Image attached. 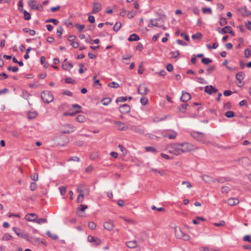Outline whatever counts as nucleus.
<instances>
[{
	"instance_id": "nucleus-11",
	"label": "nucleus",
	"mask_w": 251,
	"mask_h": 251,
	"mask_svg": "<svg viewBox=\"0 0 251 251\" xmlns=\"http://www.w3.org/2000/svg\"><path fill=\"white\" fill-rule=\"evenodd\" d=\"M63 127L64 129L62 130V132L64 133H70L75 130V126L71 124L64 125Z\"/></svg>"
},
{
	"instance_id": "nucleus-19",
	"label": "nucleus",
	"mask_w": 251,
	"mask_h": 251,
	"mask_svg": "<svg viewBox=\"0 0 251 251\" xmlns=\"http://www.w3.org/2000/svg\"><path fill=\"white\" fill-rule=\"evenodd\" d=\"M218 91V89L213 87L212 85H207L204 88V92L208 94H212Z\"/></svg>"
},
{
	"instance_id": "nucleus-16",
	"label": "nucleus",
	"mask_w": 251,
	"mask_h": 251,
	"mask_svg": "<svg viewBox=\"0 0 251 251\" xmlns=\"http://www.w3.org/2000/svg\"><path fill=\"white\" fill-rule=\"evenodd\" d=\"M129 129L140 134H142L144 133V128L140 126H132L130 127Z\"/></svg>"
},
{
	"instance_id": "nucleus-24",
	"label": "nucleus",
	"mask_w": 251,
	"mask_h": 251,
	"mask_svg": "<svg viewBox=\"0 0 251 251\" xmlns=\"http://www.w3.org/2000/svg\"><path fill=\"white\" fill-rule=\"evenodd\" d=\"M239 201L235 198H231L227 200V203L230 206L237 205L239 203Z\"/></svg>"
},
{
	"instance_id": "nucleus-26",
	"label": "nucleus",
	"mask_w": 251,
	"mask_h": 251,
	"mask_svg": "<svg viewBox=\"0 0 251 251\" xmlns=\"http://www.w3.org/2000/svg\"><path fill=\"white\" fill-rule=\"evenodd\" d=\"M126 246L130 249H134L137 246V242L136 240L130 241L126 242Z\"/></svg>"
},
{
	"instance_id": "nucleus-10",
	"label": "nucleus",
	"mask_w": 251,
	"mask_h": 251,
	"mask_svg": "<svg viewBox=\"0 0 251 251\" xmlns=\"http://www.w3.org/2000/svg\"><path fill=\"white\" fill-rule=\"evenodd\" d=\"M87 240L92 243L94 246H98L101 244V240L100 238L91 235L88 236Z\"/></svg>"
},
{
	"instance_id": "nucleus-5",
	"label": "nucleus",
	"mask_w": 251,
	"mask_h": 251,
	"mask_svg": "<svg viewBox=\"0 0 251 251\" xmlns=\"http://www.w3.org/2000/svg\"><path fill=\"white\" fill-rule=\"evenodd\" d=\"M41 98L43 100L47 103L51 102L54 99L51 93L48 91H44L41 93Z\"/></svg>"
},
{
	"instance_id": "nucleus-7",
	"label": "nucleus",
	"mask_w": 251,
	"mask_h": 251,
	"mask_svg": "<svg viewBox=\"0 0 251 251\" xmlns=\"http://www.w3.org/2000/svg\"><path fill=\"white\" fill-rule=\"evenodd\" d=\"M175 235L177 238L181 239L185 241H188L190 238L188 234L183 233L179 229L177 230L176 227L175 228Z\"/></svg>"
},
{
	"instance_id": "nucleus-2",
	"label": "nucleus",
	"mask_w": 251,
	"mask_h": 251,
	"mask_svg": "<svg viewBox=\"0 0 251 251\" xmlns=\"http://www.w3.org/2000/svg\"><path fill=\"white\" fill-rule=\"evenodd\" d=\"M182 153L195 151L198 149V148L188 142L180 143Z\"/></svg>"
},
{
	"instance_id": "nucleus-41",
	"label": "nucleus",
	"mask_w": 251,
	"mask_h": 251,
	"mask_svg": "<svg viewBox=\"0 0 251 251\" xmlns=\"http://www.w3.org/2000/svg\"><path fill=\"white\" fill-rule=\"evenodd\" d=\"M28 4L32 9H34L37 4L35 0H32L28 2Z\"/></svg>"
},
{
	"instance_id": "nucleus-63",
	"label": "nucleus",
	"mask_w": 251,
	"mask_h": 251,
	"mask_svg": "<svg viewBox=\"0 0 251 251\" xmlns=\"http://www.w3.org/2000/svg\"><path fill=\"white\" fill-rule=\"evenodd\" d=\"M226 20L225 18H221L220 20V24L222 26L226 24Z\"/></svg>"
},
{
	"instance_id": "nucleus-38",
	"label": "nucleus",
	"mask_w": 251,
	"mask_h": 251,
	"mask_svg": "<svg viewBox=\"0 0 251 251\" xmlns=\"http://www.w3.org/2000/svg\"><path fill=\"white\" fill-rule=\"evenodd\" d=\"M202 35L200 32H197L196 34L192 35V38L193 39H200L201 38Z\"/></svg>"
},
{
	"instance_id": "nucleus-18",
	"label": "nucleus",
	"mask_w": 251,
	"mask_h": 251,
	"mask_svg": "<svg viewBox=\"0 0 251 251\" xmlns=\"http://www.w3.org/2000/svg\"><path fill=\"white\" fill-rule=\"evenodd\" d=\"M201 179L206 183H214L215 182V179L213 178L212 176L207 175H204L201 176Z\"/></svg>"
},
{
	"instance_id": "nucleus-49",
	"label": "nucleus",
	"mask_w": 251,
	"mask_h": 251,
	"mask_svg": "<svg viewBox=\"0 0 251 251\" xmlns=\"http://www.w3.org/2000/svg\"><path fill=\"white\" fill-rule=\"evenodd\" d=\"M24 19L26 20H29L31 18V16L29 13L27 12L26 11H24Z\"/></svg>"
},
{
	"instance_id": "nucleus-6",
	"label": "nucleus",
	"mask_w": 251,
	"mask_h": 251,
	"mask_svg": "<svg viewBox=\"0 0 251 251\" xmlns=\"http://www.w3.org/2000/svg\"><path fill=\"white\" fill-rule=\"evenodd\" d=\"M162 135L165 138H168L170 139H175L177 136V133L174 130L167 129L162 131Z\"/></svg>"
},
{
	"instance_id": "nucleus-39",
	"label": "nucleus",
	"mask_w": 251,
	"mask_h": 251,
	"mask_svg": "<svg viewBox=\"0 0 251 251\" xmlns=\"http://www.w3.org/2000/svg\"><path fill=\"white\" fill-rule=\"evenodd\" d=\"M171 57L173 58H176L179 55V52L178 50L172 51L170 52Z\"/></svg>"
},
{
	"instance_id": "nucleus-47",
	"label": "nucleus",
	"mask_w": 251,
	"mask_h": 251,
	"mask_svg": "<svg viewBox=\"0 0 251 251\" xmlns=\"http://www.w3.org/2000/svg\"><path fill=\"white\" fill-rule=\"evenodd\" d=\"M35 223L38 224H42L43 223H47V220L45 218H41L39 219H36Z\"/></svg>"
},
{
	"instance_id": "nucleus-40",
	"label": "nucleus",
	"mask_w": 251,
	"mask_h": 251,
	"mask_svg": "<svg viewBox=\"0 0 251 251\" xmlns=\"http://www.w3.org/2000/svg\"><path fill=\"white\" fill-rule=\"evenodd\" d=\"M145 150L147 151H151L154 153L158 152L156 150L152 147H147L145 148Z\"/></svg>"
},
{
	"instance_id": "nucleus-8",
	"label": "nucleus",
	"mask_w": 251,
	"mask_h": 251,
	"mask_svg": "<svg viewBox=\"0 0 251 251\" xmlns=\"http://www.w3.org/2000/svg\"><path fill=\"white\" fill-rule=\"evenodd\" d=\"M162 21L160 19H151L149 24V27H161L162 26Z\"/></svg>"
},
{
	"instance_id": "nucleus-25",
	"label": "nucleus",
	"mask_w": 251,
	"mask_h": 251,
	"mask_svg": "<svg viewBox=\"0 0 251 251\" xmlns=\"http://www.w3.org/2000/svg\"><path fill=\"white\" fill-rule=\"evenodd\" d=\"M191 98V96L188 93L182 92L180 99L182 101L185 102L190 100Z\"/></svg>"
},
{
	"instance_id": "nucleus-33",
	"label": "nucleus",
	"mask_w": 251,
	"mask_h": 251,
	"mask_svg": "<svg viewBox=\"0 0 251 251\" xmlns=\"http://www.w3.org/2000/svg\"><path fill=\"white\" fill-rule=\"evenodd\" d=\"M12 239V236L8 233L4 234L2 237L1 240L8 241Z\"/></svg>"
},
{
	"instance_id": "nucleus-12",
	"label": "nucleus",
	"mask_w": 251,
	"mask_h": 251,
	"mask_svg": "<svg viewBox=\"0 0 251 251\" xmlns=\"http://www.w3.org/2000/svg\"><path fill=\"white\" fill-rule=\"evenodd\" d=\"M138 93L142 95H146L149 93V89L145 84H141L138 88Z\"/></svg>"
},
{
	"instance_id": "nucleus-30",
	"label": "nucleus",
	"mask_w": 251,
	"mask_h": 251,
	"mask_svg": "<svg viewBox=\"0 0 251 251\" xmlns=\"http://www.w3.org/2000/svg\"><path fill=\"white\" fill-rule=\"evenodd\" d=\"M23 30L25 32L28 33L31 36H34L35 34V31L34 30L30 29L28 28H24Z\"/></svg>"
},
{
	"instance_id": "nucleus-51",
	"label": "nucleus",
	"mask_w": 251,
	"mask_h": 251,
	"mask_svg": "<svg viewBox=\"0 0 251 251\" xmlns=\"http://www.w3.org/2000/svg\"><path fill=\"white\" fill-rule=\"evenodd\" d=\"M126 100H127V97H120L116 99V101L117 102H124V101H126Z\"/></svg>"
},
{
	"instance_id": "nucleus-9",
	"label": "nucleus",
	"mask_w": 251,
	"mask_h": 251,
	"mask_svg": "<svg viewBox=\"0 0 251 251\" xmlns=\"http://www.w3.org/2000/svg\"><path fill=\"white\" fill-rule=\"evenodd\" d=\"M114 123L117 125V128L119 130L126 131L128 129L127 125L125 123L119 121H115Z\"/></svg>"
},
{
	"instance_id": "nucleus-17",
	"label": "nucleus",
	"mask_w": 251,
	"mask_h": 251,
	"mask_svg": "<svg viewBox=\"0 0 251 251\" xmlns=\"http://www.w3.org/2000/svg\"><path fill=\"white\" fill-rule=\"evenodd\" d=\"M101 10V4L99 2H94L93 4V10L92 13L95 14L99 12Z\"/></svg>"
},
{
	"instance_id": "nucleus-53",
	"label": "nucleus",
	"mask_w": 251,
	"mask_h": 251,
	"mask_svg": "<svg viewBox=\"0 0 251 251\" xmlns=\"http://www.w3.org/2000/svg\"><path fill=\"white\" fill-rule=\"evenodd\" d=\"M46 23L51 22L55 25H57L59 23V21L55 19H50L46 21Z\"/></svg>"
},
{
	"instance_id": "nucleus-59",
	"label": "nucleus",
	"mask_w": 251,
	"mask_h": 251,
	"mask_svg": "<svg viewBox=\"0 0 251 251\" xmlns=\"http://www.w3.org/2000/svg\"><path fill=\"white\" fill-rule=\"evenodd\" d=\"M30 177L31 179L35 181H37L38 180V176L37 173L32 174Z\"/></svg>"
},
{
	"instance_id": "nucleus-28",
	"label": "nucleus",
	"mask_w": 251,
	"mask_h": 251,
	"mask_svg": "<svg viewBox=\"0 0 251 251\" xmlns=\"http://www.w3.org/2000/svg\"><path fill=\"white\" fill-rule=\"evenodd\" d=\"M37 113L35 111H29L27 114V117L29 119H33L36 117Z\"/></svg>"
},
{
	"instance_id": "nucleus-43",
	"label": "nucleus",
	"mask_w": 251,
	"mask_h": 251,
	"mask_svg": "<svg viewBox=\"0 0 251 251\" xmlns=\"http://www.w3.org/2000/svg\"><path fill=\"white\" fill-rule=\"evenodd\" d=\"M136 11H130L127 13V17L129 19L133 18L136 15Z\"/></svg>"
},
{
	"instance_id": "nucleus-31",
	"label": "nucleus",
	"mask_w": 251,
	"mask_h": 251,
	"mask_svg": "<svg viewBox=\"0 0 251 251\" xmlns=\"http://www.w3.org/2000/svg\"><path fill=\"white\" fill-rule=\"evenodd\" d=\"M111 101V100L109 98H103L101 100V103L104 105H108L110 103Z\"/></svg>"
},
{
	"instance_id": "nucleus-23",
	"label": "nucleus",
	"mask_w": 251,
	"mask_h": 251,
	"mask_svg": "<svg viewBox=\"0 0 251 251\" xmlns=\"http://www.w3.org/2000/svg\"><path fill=\"white\" fill-rule=\"evenodd\" d=\"M245 77V74L243 72H240L238 73L236 75V78L237 80L238 81L237 85L238 86H241V85H239V83L241 84L242 81L244 79Z\"/></svg>"
},
{
	"instance_id": "nucleus-4",
	"label": "nucleus",
	"mask_w": 251,
	"mask_h": 251,
	"mask_svg": "<svg viewBox=\"0 0 251 251\" xmlns=\"http://www.w3.org/2000/svg\"><path fill=\"white\" fill-rule=\"evenodd\" d=\"M13 230L18 236L23 238H25L29 242H33V241L39 240L38 238L34 239L32 237H29L27 234L22 232L20 229L18 228L13 227Z\"/></svg>"
},
{
	"instance_id": "nucleus-61",
	"label": "nucleus",
	"mask_w": 251,
	"mask_h": 251,
	"mask_svg": "<svg viewBox=\"0 0 251 251\" xmlns=\"http://www.w3.org/2000/svg\"><path fill=\"white\" fill-rule=\"evenodd\" d=\"M140 102L143 105H145L147 104L148 100L145 97H143L140 99Z\"/></svg>"
},
{
	"instance_id": "nucleus-57",
	"label": "nucleus",
	"mask_w": 251,
	"mask_h": 251,
	"mask_svg": "<svg viewBox=\"0 0 251 251\" xmlns=\"http://www.w3.org/2000/svg\"><path fill=\"white\" fill-rule=\"evenodd\" d=\"M77 113H79V110H76L75 112H65L64 113V115L72 116L75 115V114H76Z\"/></svg>"
},
{
	"instance_id": "nucleus-58",
	"label": "nucleus",
	"mask_w": 251,
	"mask_h": 251,
	"mask_svg": "<svg viewBox=\"0 0 251 251\" xmlns=\"http://www.w3.org/2000/svg\"><path fill=\"white\" fill-rule=\"evenodd\" d=\"M245 55L247 58H249L250 56H251V50L248 49H247L245 50Z\"/></svg>"
},
{
	"instance_id": "nucleus-13",
	"label": "nucleus",
	"mask_w": 251,
	"mask_h": 251,
	"mask_svg": "<svg viewBox=\"0 0 251 251\" xmlns=\"http://www.w3.org/2000/svg\"><path fill=\"white\" fill-rule=\"evenodd\" d=\"M38 218V216L34 213H28L25 216V219L29 222H36V219Z\"/></svg>"
},
{
	"instance_id": "nucleus-64",
	"label": "nucleus",
	"mask_w": 251,
	"mask_h": 251,
	"mask_svg": "<svg viewBox=\"0 0 251 251\" xmlns=\"http://www.w3.org/2000/svg\"><path fill=\"white\" fill-rule=\"evenodd\" d=\"M243 240L245 241H248V242H249L251 243V237L250 235H245L243 237Z\"/></svg>"
},
{
	"instance_id": "nucleus-45",
	"label": "nucleus",
	"mask_w": 251,
	"mask_h": 251,
	"mask_svg": "<svg viewBox=\"0 0 251 251\" xmlns=\"http://www.w3.org/2000/svg\"><path fill=\"white\" fill-rule=\"evenodd\" d=\"M201 62L204 64L207 65V64H208L211 63L212 62V60L209 58H203L202 59Z\"/></svg>"
},
{
	"instance_id": "nucleus-22",
	"label": "nucleus",
	"mask_w": 251,
	"mask_h": 251,
	"mask_svg": "<svg viewBox=\"0 0 251 251\" xmlns=\"http://www.w3.org/2000/svg\"><path fill=\"white\" fill-rule=\"evenodd\" d=\"M103 226L106 230H112L114 227V225L112 221H109L103 223Z\"/></svg>"
},
{
	"instance_id": "nucleus-32",
	"label": "nucleus",
	"mask_w": 251,
	"mask_h": 251,
	"mask_svg": "<svg viewBox=\"0 0 251 251\" xmlns=\"http://www.w3.org/2000/svg\"><path fill=\"white\" fill-rule=\"evenodd\" d=\"M230 191V188L227 186L222 187L221 189V192L223 194H227Z\"/></svg>"
},
{
	"instance_id": "nucleus-52",
	"label": "nucleus",
	"mask_w": 251,
	"mask_h": 251,
	"mask_svg": "<svg viewBox=\"0 0 251 251\" xmlns=\"http://www.w3.org/2000/svg\"><path fill=\"white\" fill-rule=\"evenodd\" d=\"M75 26L79 31H81L85 28L84 25L76 24Z\"/></svg>"
},
{
	"instance_id": "nucleus-62",
	"label": "nucleus",
	"mask_w": 251,
	"mask_h": 251,
	"mask_svg": "<svg viewBox=\"0 0 251 251\" xmlns=\"http://www.w3.org/2000/svg\"><path fill=\"white\" fill-rule=\"evenodd\" d=\"M63 29L61 26H59L57 28V33L59 36H61L63 33Z\"/></svg>"
},
{
	"instance_id": "nucleus-50",
	"label": "nucleus",
	"mask_w": 251,
	"mask_h": 251,
	"mask_svg": "<svg viewBox=\"0 0 251 251\" xmlns=\"http://www.w3.org/2000/svg\"><path fill=\"white\" fill-rule=\"evenodd\" d=\"M84 198V194H79L76 199L77 203H81L83 201Z\"/></svg>"
},
{
	"instance_id": "nucleus-44",
	"label": "nucleus",
	"mask_w": 251,
	"mask_h": 251,
	"mask_svg": "<svg viewBox=\"0 0 251 251\" xmlns=\"http://www.w3.org/2000/svg\"><path fill=\"white\" fill-rule=\"evenodd\" d=\"M202 11L203 13L204 14H211L212 13V10L209 7L206 8V7H203L202 9Z\"/></svg>"
},
{
	"instance_id": "nucleus-42",
	"label": "nucleus",
	"mask_w": 251,
	"mask_h": 251,
	"mask_svg": "<svg viewBox=\"0 0 251 251\" xmlns=\"http://www.w3.org/2000/svg\"><path fill=\"white\" fill-rule=\"evenodd\" d=\"M225 116L227 118H232L235 116V114L233 111H228L225 113Z\"/></svg>"
},
{
	"instance_id": "nucleus-1",
	"label": "nucleus",
	"mask_w": 251,
	"mask_h": 251,
	"mask_svg": "<svg viewBox=\"0 0 251 251\" xmlns=\"http://www.w3.org/2000/svg\"><path fill=\"white\" fill-rule=\"evenodd\" d=\"M166 150L169 153L175 155H179L182 154L180 143L170 144L167 146Z\"/></svg>"
},
{
	"instance_id": "nucleus-48",
	"label": "nucleus",
	"mask_w": 251,
	"mask_h": 251,
	"mask_svg": "<svg viewBox=\"0 0 251 251\" xmlns=\"http://www.w3.org/2000/svg\"><path fill=\"white\" fill-rule=\"evenodd\" d=\"M88 227L92 230H94L96 227V224L93 222H90L88 223Z\"/></svg>"
},
{
	"instance_id": "nucleus-20",
	"label": "nucleus",
	"mask_w": 251,
	"mask_h": 251,
	"mask_svg": "<svg viewBox=\"0 0 251 251\" xmlns=\"http://www.w3.org/2000/svg\"><path fill=\"white\" fill-rule=\"evenodd\" d=\"M62 66V68L66 71H69L71 69H72L73 67V65L71 62H67V59L64 60Z\"/></svg>"
},
{
	"instance_id": "nucleus-15",
	"label": "nucleus",
	"mask_w": 251,
	"mask_h": 251,
	"mask_svg": "<svg viewBox=\"0 0 251 251\" xmlns=\"http://www.w3.org/2000/svg\"><path fill=\"white\" fill-rule=\"evenodd\" d=\"M238 10L240 14L244 17H248L251 14V11L248 10L246 6L239 8Z\"/></svg>"
},
{
	"instance_id": "nucleus-27",
	"label": "nucleus",
	"mask_w": 251,
	"mask_h": 251,
	"mask_svg": "<svg viewBox=\"0 0 251 251\" xmlns=\"http://www.w3.org/2000/svg\"><path fill=\"white\" fill-rule=\"evenodd\" d=\"M140 39L139 37L136 34H132L130 35L128 40L129 41H137Z\"/></svg>"
},
{
	"instance_id": "nucleus-14",
	"label": "nucleus",
	"mask_w": 251,
	"mask_h": 251,
	"mask_svg": "<svg viewBox=\"0 0 251 251\" xmlns=\"http://www.w3.org/2000/svg\"><path fill=\"white\" fill-rule=\"evenodd\" d=\"M217 31L219 33L222 34L226 33H231L233 34L232 28L230 26H226L223 28H218L217 29Z\"/></svg>"
},
{
	"instance_id": "nucleus-29",
	"label": "nucleus",
	"mask_w": 251,
	"mask_h": 251,
	"mask_svg": "<svg viewBox=\"0 0 251 251\" xmlns=\"http://www.w3.org/2000/svg\"><path fill=\"white\" fill-rule=\"evenodd\" d=\"M75 120L77 122L83 123L85 122L86 118L83 115H79L76 117Z\"/></svg>"
},
{
	"instance_id": "nucleus-37",
	"label": "nucleus",
	"mask_w": 251,
	"mask_h": 251,
	"mask_svg": "<svg viewBox=\"0 0 251 251\" xmlns=\"http://www.w3.org/2000/svg\"><path fill=\"white\" fill-rule=\"evenodd\" d=\"M108 86L111 88H117L119 87V84L115 81H113L109 83L108 84Z\"/></svg>"
},
{
	"instance_id": "nucleus-54",
	"label": "nucleus",
	"mask_w": 251,
	"mask_h": 251,
	"mask_svg": "<svg viewBox=\"0 0 251 251\" xmlns=\"http://www.w3.org/2000/svg\"><path fill=\"white\" fill-rule=\"evenodd\" d=\"M37 188V185L35 182H32L30 184V189L31 191H34Z\"/></svg>"
},
{
	"instance_id": "nucleus-35",
	"label": "nucleus",
	"mask_w": 251,
	"mask_h": 251,
	"mask_svg": "<svg viewBox=\"0 0 251 251\" xmlns=\"http://www.w3.org/2000/svg\"><path fill=\"white\" fill-rule=\"evenodd\" d=\"M228 181V179L225 177H219L215 179V182L217 181L219 183H223Z\"/></svg>"
},
{
	"instance_id": "nucleus-56",
	"label": "nucleus",
	"mask_w": 251,
	"mask_h": 251,
	"mask_svg": "<svg viewBox=\"0 0 251 251\" xmlns=\"http://www.w3.org/2000/svg\"><path fill=\"white\" fill-rule=\"evenodd\" d=\"M59 190L60 191V194L61 195H64L66 192V187H60L59 188Z\"/></svg>"
},
{
	"instance_id": "nucleus-46",
	"label": "nucleus",
	"mask_w": 251,
	"mask_h": 251,
	"mask_svg": "<svg viewBox=\"0 0 251 251\" xmlns=\"http://www.w3.org/2000/svg\"><path fill=\"white\" fill-rule=\"evenodd\" d=\"M7 70L9 71H12L13 72H17L19 70V68L17 66H9L8 67Z\"/></svg>"
},
{
	"instance_id": "nucleus-34",
	"label": "nucleus",
	"mask_w": 251,
	"mask_h": 251,
	"mask_svg": "<svg viewBox=\"0 0 251 251\" xmlns=\"http://www.w3.org/2000/svg\"><path fill=\"white\" fill-rule=\"evenodd\" d=\"M46 233L49 237L53 240H56L58 238V236L56 234L52 233L50 231H48Z\"/></svg>"
},
{
	"instance_id": "nucleus-3",
	"label": "nucleus",
	"mask_w": 251,
	"mask_h": 251,
	"mask_svg": "<svg viewBox=\"0 0 251 251\" xmlns=\"http://www.w3.org/2000/svg\"><path fill=\"white\" fill-rule=\"evenodd\" d=\"M190 135L196 141L202 143L203 144L206 143V136L204 133L202 132L193 131L191 132Z\"/></svg>"
},
{
	"instance_id": "nucleus-21",
	"label": "nucleus",
	"mask_w": 251,
	"mask_h": 251,
	"mask_svg": "<svg viewBox=\"0 0 251 251\" xmlns=\"http://www.w3.org/2000/svg\"><path fill=\"white\" fill-rule=\"evenodd\" d=\"M130 106L126 104H124L122 105L119 108V111L122 114L127 113L130 111Z\"/></svg>"
},
{
	"instance_id": "nucleus-60",
	"label": "nucleus",
	"mask_w": 251,
	"mask_h": 251,
	"mask_svg": "<svg viewBox=\"0 0 251 251\" xmlns=\"http://www.w3.org/2000/svg\"><path fill=\"white\" fill-rule=\"evenodd\" d=\"M213 224L216 226H222L225 225V222L224 221H221L219 223H215Z\"/></svg>"
},
{
	"instance_id": "nucleus-36",
	"label": "nucleus",
	"mask_w": 251,
	"mask_h": 251,
	"mask_svg": "<svg viewBox=\"0 0 251 251\" xmlns=\"http://www.w3.org/2000/svg\"><path fill=\"white\" fill-rule=\"evenodd\" d=\"M121 26L122 24L120 22H117L115 24L113 27V30L117 32L120 29Z\"/></svg>"
},
{
	"instance_id": "nucleus-55",
	"label": "nucleus",
	"mask_w": 251,
	"mask_h": 251,
	"mask_svg": "<svg viewBox=\"0 0 251 251\" xmlns=\"http://www.w3.org/2000/svg\"><path fill=\"white\" fill-rule=\"evenodd\" d=\"M65 81L67 83L72 84L75 83V80L71 77H68L65 79Z\"/></svg>"
}]
</instances>
